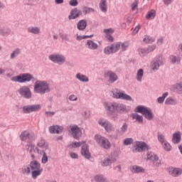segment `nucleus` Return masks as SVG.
I'll list each match as a JSON object with an SVG mask.
<instances>
[{
	"mask_svg": "<svg viewBox=\"0 0 182 182\" xmlns=\"http://www.w3.org/2000/svg\"><path fill=\"white\" fill-rule=\"evenodd\" d=\"M50 92V87L46 81L38 80L35 82L34 92L39 93L40 95H45Z\"/></svg>",
	"mask_w": 182,
	"mask_h": 182,
	"instance_id": "f257e3e1",
	"label": "nucleus"
},
{
	"mask_svg": "<svg viewBox=\"0 0 182 182\" xmlns=\"http://www.w3.org/2000/svg\"><path fill=\"white\" fill-rule=\"evenodd\" d=\"M75 147H81V154L85 157V159H87V160L92 157V154H90V151H89V145L86 144V141H75L74 142Z\"/></svg>",
	"mask_w": 182,
	"mask_h": 182,
	"instance_id": "f03ea898",
	"label": "nucleus"
},
{
	"mask_svg": "<svg viewBox=\"0 0 182 182\" xmlns=\"http://www.w3.org/2000/svg\"><path fill=\"white\" fill-rule=\"evenodd\" d=\"M31 79H33V77H32V75L29 73H23L11 77L12 82H18V83L31 82Z\"/></svg>",
	"mask_w": 182,
	"mask_h": 182,
	"instance_id": "7ed1b4c3",
	"label": "nucleus"
},
{
	"mask_svg": "<svg viewBox=\"0 0 182 182\" xmlns=\"http://www.w3.org/2000/svg\"><path fill=\"white\" fill-rule=\"evenodd\" d=\"M104 106L108 116L113 117V119L117 117V114L116 113V102H105Z\"/></svg>",
	"mask_w": 182,
	"mask_h": 182,
	"instance_id": "20e7f679",
	"label": "nucleus"
},
{
	"mask_svg": "<svg viewBox=\"0 0 182 182\" xmlns=\"http://www.w3.org/2000/svg\"><path fill=\"white\" fill-rule=\"evenodd\" d=\"M134 112H136V113H141V114H144L145 119H147V120L153 119L154 117L151 110L147 109V108L144 107L142 105H139L138 107H136Z\"/></svg>",
	"mask_w": 182,
	"mask_h": 182,
	"instance_id": "39448f33",
	"label": "nucleus"
},
{
	"mask_svg": "<svg viewBox=\"0 0 182 182\" xmlns=\"http://www.w3.org/2000/svg\"><path fill=\"white\" fill-rule=\"evenodd\" d=\"M18 92H19V95L23 99H27V100L32 99V92L31 91V88H29V87L24 85L20 87Z\"/></svg>",
	"mask_w": 182,
	"mask_h": 182,
	"instance_id": "423d86ee",
	"label": "nucleus"
},
{
	"mask_svg": "<svg viewBox=\"0 0 182 182\" xmlns=\"http://www.w3.org/2000/svg\"><path fill=\"white\" fill-rule=\"evenodd\" d=\"M49 59L53 63H58V65H63L66 62V58L62 54H51L49 55Z\"/></svg>",
	"mask_w": 182,
	"mask_h": 182,
	"instance_id": "0eeeda50",
	"label": "nucleus"
},
{
	"mask_svg": "<svg viewBox=\"0 0 182 182\" xmlns=\"http://www.w3.org/2000/svg\"><path fill=\"white\" fill-rule=\"evenodd\" d=\"M163 65V56L159 55L155 58L151 63V69L152 70H159V68H160Z\"/></svg>",
	"mask_w": 182,
	"mask_h": 182,
	"instance_id": "6e6552de",
	"label": "nucleus"
},
{
	"mask_svg": "<svg viewBox=\"0 0 182 182\" xmlns=\"http://www.w3.org/2000/svg\"><path fill=\"white\" fill-rule=\"evenodd\" d=\"M41 107V105H26L23 107V111L24 113L28 114L32 113V112H39Z\"/></svg>",
	"mask_w": 182,
	"mask_h": 182,
	"instance_id": "1a4fd4ad",
	"label": "nucleus"
},
{
	"mask_svg": "<svg viewBox=\"0 0 182 182\" xmlns=\"http://www.w3.org/2000/svg\"><path fill=\"white\" fill-rule=\"evenodd\" d=\"M136 146L135 151H138L139 153L141 151H147L150 149V146H149V145L144 141H136Z\"/></svg>",
	"mask_w": 182,
	"mask_h": 182,
	"instance_id": "9d476101",
	"label": "nucleus"
},
{
	"mask_svg": "<svg viewBox=\"0 0 182 182\" xmlns=\"http://www.w3.org/2000/svg\"><path fill=\"white\" fill-rule=\"evenodd\" d=\"M71 134L74 139H79L80 136H82V130H80V128L77 127V125H74L71 127Z\"/></svg>",
	"mask_w": 182,
	"mask_h": 182,
	"instance_id": "9b49d317",
	"label": "nucleus"
},
{
	"mask_svg": "<svg viewBox=\"0 0 182 182\" xmlns=\"http://www.w3.org/2000/svg\"><path fill=\"white\" fill-rule=\"evenodd\" d=\"M115 110L119 114L127 113V107L124 104H120L115 102Z\"/></svg>",
	"mask_w": 182,
	"mask_h": 182,
	"instance_id": "f8f14e48",
	"label": "nucleus"
},
{
	"mask_svg": "<svg viewBox=\"0 0 182 182\" xmlns=\"http://www.w3.org/2000/svg\"><path fill=\"white\" fill-rule=\"evenodd\" d=\"M82 14V11L77 10V8L73 9L70 11V15L68 16V19L70 21L72 19H77V18L81 16Z\"/></svg>",
	"mask_w": 182,
	"mask_h": 182,
	"instance_id": "ddd939ff",
	"label": "nucleus"
},
{
	"mask_svg": "<svg viewBox=\"0 0 182 182\" xmlns=\"http://www.w3.org/2000/svg\"><path fill=\"white\" fill-rule=\"evenodd\" d=\"M116 160V158L109 156L101 162V166H102V167H107V166H110L112 163H114Z\"/></svg>",
	"mask_w": 182,
	"mask_h": 182,
	"instance_id": "4468645a",
	"label": "nucleus"
},
{
	"mask_svg": "<svg viewBox=\"0 0 182 182\" xmlns=\"http://www.w3.org/2000/svg\"><path fill=\"white\" fill-rule=\"evenodd\" d=\"M107 76H109V77L108 80L109 83H114V82L119 79L117 75L113 73V71H108L107 73Z\"/></svg>",
	"mask_w": 182,
	"mask_h": 182,
	"instance_id": "2eb2a0df",
	"label": "nucleus"
},
{
	"mask_svg": "<svg viewBox=\"0 0 182 182\" xmlns=\"http://www.w3.org/2000/svg\"><path fill=\"white\" fill-rule=\"evenodd\" d=\"M50 133H56V134H59V133H62L63 132V127H59L58 125L51 126L49 127Z\"/></svg>",
	"mask_w": 182,
	"mask_h": 182,
	"instance_id": "dca6fc26",
	"label": "nucleus"
},
{
	"mask_svg": "<svg viewBox=\"0 0 182 182\" xmlns=\"http://www.w3.org/2000/svg\"><path fill=\"white\" fill-rule=\"evenodd\" d=\"M147 160H150L151 161H152L153 164H156V163L159 161V156H157V155H156L154 153L151 151L148 152Z\"/></svg>",
	"mask_w": 182,
	"mask_h": 182,
	"instance_id": "f3484780",
	"label": "nucleus"
},
{
	"mask_svg": "<svg viewBox=\"0 0 182 182\" xmlns=\"http://www.w3.org/2000/svg\"><path fill=\"white\" fill-rule=\"evenodd\" d=\"M86 26H87V21H86V19L80 20L77 24V28L78 31L85 30Z\"/></svg>",
	"mask_w": 182,
	"mask_h": 182,
	"instance_id": "a211bd4d",
	"label": "nucleus"
},
{
	"mask_svg": "<svg viewBox=\"0 0 182 182\" xmlns=\"http://www.w3.org/2000/svg\"><path fill=\"white\" fill-rule=\"evenodd\" d=\"M172 141L174 144H178L180 141H181V135L180 134V132H175L173 135Z\"/></svg>",
	"mask_w": 182,
	"mask_h": 182,
	"instance_id": "6ab92c4d",
	"label": "nucleus"
},
{
	"mask_svg": "<svg viewBox=\"0 0 182 182\" xmlns=\"http://www.w3.org/2000/svg\"><path fill=\"white\" fill-rule=\"evenodd\" d=\"M132 173H144V168L141 166H139L137 165H134L130 168Z\"/></svg>",
	"mask_w": 182,
	"mask_h": 182,
	"instance_id": "aec40b11",
	"label": "nucleus"
},
{
	"mask_svg": "<svg viewBox=\"0 0 182 182\" xmlns=\"http://www.w3.org/2000/svg\"><path fill=\"white\" fill-rule=\"evenodd\" d=\"M30 167L31 171L33 170H41V164L38 161H33L30 162Z\"/></svg>",
	"mask_w": 182,
	"mask_h": 182,
	"instance_id": "412c9836",
	"label": "nucleus"
},
{
	"mask_svg": "<svg viewBox=\"0 0 182 182\" xmlns=\"http://www.w3.org/2000/svg\"><path fill=\"white\" fill-rule=\"evenodd\" d=\"M87 46L88 47L89 49H91L92 50H95L97 49V48H99V46L97 45V43H94V41L92 40H87Z\"/></svg>",
	"mask_w": 182,
	"mask_h": 182,
	"instance_id": "4be33fe9",
	"label": "nucleus"
},
{
	"mask_svg": "<svg viewBox=\"0 0 182 182\" xmlns=\"http://www.w3.org/2000/svg\"><path fill=\"white\" fill-rule=\"evenodd\" d=\"M95 181L97 182H109L107 177L102 174H97L95 176Z\"/></svg>",
	"mask_w": 182,
	"mask_h": 182,
	"instance_id": "5701e85b",
	"label": "nucleus"
},
{
	"mask_svg": "<svg viewBox=\"0 0 182 182\" xmlns=\"http://www.w3.org/2000/svg\"><path fill=\"white\" fill-rule=\"evenodd\" d=\"M171 176L173 177H178L181 174H182V169L178 168H174L172 171H170Z\"/></svg>",
	"mask_w": 182,
	"mask_h": 182,
	"instance_id": "b1692460",
	"label": "nucleus"
},
{
	"mask_svg": "<svg viewBox=\"0 0 182 182\" xmlns=\"http://www.w3.org/2000/svg\"><path fill=\"white\" fill-rule=\"evenodd\" d=\"M104 52L106 55H110V53H114V44H112L111 46H107Z\"/></svg>",
	"mask_w": 182,
	"mask_h": 182,
	"instance_id": "393cba45",
	"label": "nucleus"
},
{
	"mask_svg": "<svg viewBox=\"0 0 182 182\" xmlns=\"http://www.w3.org/2000/svg\"><path fill=\"white\" fill-rule=\"evenodd\" d=\"M101 147H102L103 149H105L106 150L110 149V147H112V144H110V141H109V139H104V140H102V143H101Z\"/></svg>",
	"mask_w": 182,
	"mask_h": 182,
	"instance_id": "a878e982",
	"label": "nucleus"
},
{
	"mask_svg": "<svg viewBox=\"0 0 182 182\" xmlns=\"http://www.w3.org/2000/svg\"><path fill=\"white\" fill-rule=\"evenodd\" d=\"M127 123H124L120 129H117V134L122 135L124 134V133H126V132H127Z\"/></svg>",
	"mask_w": 182,
	"mask_h": 182,
	"instance_id": "bb28decb",
	"label": "nucleus"
},
{
	"mask_svg": "<svg viewBox=\"0 0 182 182\" xmlns=\"http://www.w3.org/2000/svg\"><path fill=\"white\" fill-rule=\"evenodd\" d=\"M76 78L80 80V82H89V78L86 75H82L80 73L77 74Z\"/></svg>",
	"mask_w": 182,
	"mask_h": 182,
	"instance_id": "cd10ccee",
	"label": "nucleus"
},
{
	"mask_svg": "<svg viewBox=\"0 0 182 182\" xmlns=\"http://www.w3.org/2000/svg\"><path fill=\"white\" fill-rule=\"evenodd\" d=\"M169 59L173 65L176 63H180V62H181V58L176 57V55H171Z\"/></svg>",
	"mask_w": 182,
	"mask_h": 182,
	"instance_id": "c85d7f7f",
	"label": "nucleus"
},
{
	"mask_svg": "<svg viewBox=\"0 0 182 182\" xmlns=\"http://www.w3.org/2000/svg\"><path fill=\"white\" fill-rule=\"evenodd\" d=\"M154 18H156V10L151 9L146 16V19L150 21V19H154Z\"/></svg>",
	"mask_w": 182,
	"mask_h": 182,
	"instance_id": "c756f323",
	"label": "nucleus"
},
{
	"mask_svg": "<svg viewBox=\"0 0 182 182\" xmlns=\"http://www.w3.org/2000/svg\"><path fill=\"white\" fill-rule=\"evenodd\" d=\"M100 8L102 12L107 11V5L106 4V0H101V2L100 3Z\"/></svg>",
	"mask_w": 182,
	"mask_h": 182,
	"instance_id": "7c9ffc66",
	"label": "nucleus"
},
{
	"mask_svg": "<svg viewBox=\"0 0 182 182\" xmlns=\"http://www.w3.org/2000/svg\"><path fill=\"white\" fill-rule=\"evenodd\" d=\"M42 171H43V168L33 170L31 172L32 178L34 179L36 178L38 176H41Z\"/></svg>",
	"mask_w": 182,
	"mask_h": 182,
	"instance_id": "2f4dec72",
	"label": "nucleus"
},
{
	"mask_svg": "<svg viewBox=\"0 0 182 182\" xmlns=\"http://www.w3.org/2000/svg\"><path fill=\"white\" fill-rule=\"evenodd\" d=\"M112 97L114 99H120L122 95V92H120L119 90L115 89L114 91H112Z\"/></svg>",
	"mask_w": 182,
	"mask_h": 182,
	"instance_id": "473e14b6",
	"label": "nucleus"
},
{
	"mask_svg": "<svg viewBox=\"0 0 182 182\" xmlns=\"http://www.w3.org/2000/svg\"><path fill=\"white\" fill-rule=\"evenodd\" d=\"M132 118L135 119L139 123H143V116H140L137 113L132 114Z\"/></svg>",
	"mask_w": 182,
	"mask_h": 182,
	"instance_id": "72a5a7b5",
	"label": "nucleus"
},
{
	"mask_svg": "<svg viewBox=\"0 0 182 182\" xmlns=\"http://www.w3.org/2000/svg\"><path fill=\"white\" fill-rule=\"evenodd\" d=\"M105 137H103L99 134H96L95 136V140L97 141V143L99 144L100 146L102 144V143L103 142V140H105Z\"/></svg>",
	"mask_w": 182,
	"mask_h": 182,
	"instance_id": "f704fd0d",
	"label": "nucleus"
},
{
	"mask_svg": "<svg viewBox=\"0 0 182 182\" xmlns=\"http://www.w3.org/2000/svg\"><path fill=\"white\" fill-rule=\"evenodd\" d=\"M40 29L38 27H29L28 28V32L31 33H34L35 35H38L40 32Z\"/></svg>",
	"mask_w": 182,
	"mask_h": 182,
	"instance_id": "c9c22d12",
	"label": "nucleus"
},
{
	"mask_svg": "<svg viewBox=\"0 0 182 182\" xmlns=\"http://www.w3.org/2000/svg\"><path fill=\"white\" fill-rule=\"evenodd\" d=\"M143 41L145 43H153L154 42V38L150 36H146V37L144 38Z\"/></svg>",
	"mask_w": 182,
	"mask_h": 182,
	"instance_id": "e433bc0d",
	"label": "nucleus"
},
{
	"mask_svg": "<svg viewBox=\"0 0 182 182\" xmlns=\"http://www.w3.org/2000/svg\"><path fill=\"white\" fill-rule=\"evenodd\" d=\"M144 71L143 69H139L137 72L136 75V80L139 82H141V79L143 77Z\"/></svg>",
	"mask_w": 182,
	"mask_h": 182,
	"instance_id": "4c0bfd02",
	"label": "nucleus"
},
{
	"mask_svg": "<svg viewBox=\"0 0 182 182\" xmlns=\"http://www.w3.org/2000/svg\"><path fill=\"white\" fill-rule=\"evenodd\" d=\"M21 53V49L19 48H16V50H14L13 51V53L11 55V59H14V58H16V56H18V55H19Z\"/></svg>",
	"mask_w": 182,
	"mask_h": 182,
	"instance_id": "58836bf2",
	"label": "nucleus"
},
{
	"mask_svg": "<svg viewBox=\"0 0 182 182\" xmlns=\"http://www.w3.org/2000/svg\"><path fill=\"white\" fill-rule=\"evenodd\" d=\"M26 139H28V132L27 131H23L20 135V140L25 141Z\"/></svg>",
	"mask_w": 182,
	"mask_h": 182,
	"instance_id": "ea45409f",
	"label": "nucleus"
},
{
	"mask_svg": "<svg viewBox=\"0 0 182 182\" xmlns=\"http://www.w3.org/2000/svg\"><path fill=\"white\" fill-rule=\"evenodd\" d=\"M168 96V92H164L161 97L158 98V103H163L164 102V99H166Z\"/></svg>",
	"mask_w": 182,
	"mask_h": 182,
	"instance_id": "a19ab883",
	"label": "nucleus"
},
{
	"mask_svg": "<svg viewBox=\"0 0 182 182\" xmlns=\"http://www.w3.org/2000/svg\"><path fill=\"white\" fill-rule=\"evenodd\" d=\"M43 153V157L41 159V162L43 164H46L48 163V155H46V152L45 151H42Z\"/></svg>",
	"mask_w": 182,
	"mask_h": 182,
	"instance_id": "79ce46f5",
	"label": "nucleus"
},
{
	"mask_svg": "<svg viewBox=\"0 0 182 182\" xmlns=\"http://www.w3.org/2000/svg\"><path fill=\"white\" fill-rule=\"evenodd\" d=\"M26 148L27 149V151L32 153V150L35 149V144L28 143L26 145Z\"/></svg>",
	"mask_w": 182,
	"mask_h": 182,
	"instance_id": "37998d69",
	"label": "nucleus"
},
{
	"mask_svg": "<svg viewBox=\"0 0 182 182\" xmlns=\"http://www.w3.org/2000/svg\"><path fill=\"white\" fill-rule=\"evenodd\" d=\"M23 174H29L31 173V168L27 166H23L21 168Z\"/></svg>",
	"mask_w": 182,
	"mask_h": 182,
	"instance_id": "c03bdc74",
	"label": "nucleus"
},
{
	"mask_svg": "<svg viewBox=\"0 0 182 182\" xmlns=\"http://www.w3.org/2000/svg\"><path fill=\"white\" fill-rule=\"evenodd\" d=\"M83 12L85 15H87V14H90V12H95V9L92 8L85 6L83 7Z\"/></svg>",
	"mask_w": 182,
	"mask_h": 182,
	"instance_id": "a18cd8bd",
	"label": "nucleus"
},
{
	"mask_svg": "<svg viewBox=\"0 0 182 182\" xmlns=\"http://www.w3.org/2000/svg\"><path fill=\"white\" fill-rule=\"evenodd\" d=\"M122 99V100H132V97L127 94H124L122 92V94H121V98Z\"/></svg>",
	"mask_w": 182,
	"mask_h": 182,
	"instance_id": "49530a36",
	"label": "nucleus"
},
{
	"mask_svg": "<svg viewBox=\"0 0 182 182\" xmlns=\"http://www.w3.org/2000/svg\"><path fill=\"white\" fill-rule=\"evenodd\" d=\"M124 144L125 146H130V144H133V138H127L124 141Z\"/></svg>",
	"mask_w": 182,
	"mask_h": 182,
	"instance_id": "de8ad7c7",
	"label": "nucleus"
},
{
	"mask_svg": "<svg viewBox=\"0 0 182 182\" xmlns=\"http://www.w3.org/2000/svg\"><path fill=\"white\" fill-rule=\"evenodd\" d=\"M112 127H113L112 126V124L110 122H107L105 129L106 132H107V133H110V132H112Z\"/></svg>",
	"mask_w": 182,
	"mask_h": 182,
	"instance_id": "09e8293b",
	"label": "nucleus"
},
{
	"mask_svg": "<svg viewBox=\"0 0 182 182\" xmlns=\"http://www.w3.org/2000/svg\"><path fill=\"white\" fill-rule=\"evenodd\" d=\"M139 53L140 56H146L147 53H149V51L147 50L143 49V48H139L138 49Z\"/></svg>",
	"mask_w": 182,
	"mask_h": 182,
	"instance_id": "8fccbe9b",
	"label": "nucleus"
},
{
	"mask_svg": "<svg viewBox=\"0 0 182 182\" xmlns=\"http://www.w3.org/2000/svg\"><path fill=\"white\" fill-rule=\"evenodd\" d=\"M139 5V3L137 1V0H135L134 2L131 5L132 6V11H136V9H137V6Z\"/></svg>",
	"mask_w": 182,
	"mask_h": 182,
	"instance_id": "3c124183",
	"label": "nucleus"
},
{
	"mask_svg": "<svg viewBox=\"0 0 182 182\" xmlns=\"http://www.w3.org/2000/svg\"><path fill=\"white\" fill-rule=\"evenodd\" d=\"M121 48L122 50H127L129 48V42H124L121 44Z\"/></svg>",
	"mask_w": 182,
	"mask_h": 182,
	"instance_id": "603ef678",
	"label": "nucleus"
},
{
	"mask_svg": "<svg viewBox=\"0 0 182 182\" xmlns=\"http://www.w3.org/2000/svg\"><path fill=\"white\" fill-rule=\"evenodd\" d=\"M164 149L166 151H170V150H171V146L168 143H164Z\"/></svg>",
	"mask_w": 182,
	"mask_h": 182,
	"instance_id": "864d4df0",
	"label": "nucleus"
},
{
	"mask_svg": "<svg viewBox=\"0 0 182 182\" xmlns=\"http://www.w3.org/2000/svg\"><path fill=\"white\" fill-rule=\"evenodd\" d=\"M158 139L161 143H164V135L161 134L160 132H158Z\"/></svg>",
	"mask_w": 182,
	"mask_h": 182,
	"instance_id": "5fc2aeb1",
	"label": "nucleus"
},
{
	"mask_svg": "<svg viewBox=\"0 0 182 182\" xmlns=\"http://www.w3.org/2000/svg\"><path fill=\"white\" fill-rule=\"evenodd\" d=\"M27 139H28V140H31V141H33V140H35V135L33 134L28 132Z\"/></svg>",
	"mask_w": 182,
	"mask_h": 182,
	"instance_id": "6e6d98bb",
	"label": "nucleus"
},
{
	"mask_svg": "<svg viewBox=\"0 0 182 182\" xmlns=\"http://www.w3.org/2000/svg\"><path fill=\"white\" fill-rule=\"evenodd\" d=\"M176 90L178 93H179L180 95H182V83H179L177 85Z\"/></svg>",
	"mask_w": 182,
	"mask_h": 182,
	"instance_id": "4d7b16f0",
	"label": "nucleus"
},
{
	"mask_svg": "<svg viewBox=\"0 0 182 182\" xmlns=\"http://www.w3.org/2000/svg\"><path fill=\"white\" fill-rule=\"evenodd\" d=\"M112 45H114V50L116 53L117 50H119L120 49V43H114Z\"/></svg>",
	"mask_w": 182,
	"mask_h": 182,
	"instance_id": "13d9d810",
	"label": "nucleus"
},
{
	"mask_svg": "<svg viewBox=\"0 0 182 182\" xmlns=\"http://www.w3.org/2000/svg\"><path fill=\"white\" fill-rule=\"evenodd\" d=\"M173 102H174V100H173L172 97H168L165 101V105H173Z\"/></svg>",
	"mask_w": 182,
	"mask_h": 182,
	"instance_id": "bf43d9fd",
	"label": "nucleus"
},
{
	"mask_svg": "<svg viewBox=\"0 0 182 182\" xmlns=\"http://www.w3.org/2000/svg\"><path fill=\"white\" fill-rule=\"evenodd\" d=\"M154 49H156V45L149 46L147 48V52H148V53H150V52H153V50H154Z\"/></svg>",
	"mask_w": 182,
	"mask_h": 182,
	"instance_id": "052dcab7",
	"label": "nucleus"
},
{
	"mask_svg": "<svg viewBox=\"0 0 182 182\" xmlns=\"http://www.w3.org/2000/svg\"><path fill=\"white\" fill-rule=\"evenodd\" d=\"M113 32H114V31L112 28L104 29V33H106L107 36H109V33H113Z\"/></svg>",
	"mask_w": 182,
	"mask_h": 182,
	"instance_id": "680f3d73",
	"label": "nucleus"
},
{
	"mask_svg": "<svg viewBox=\"0 0 182 182\" xmlns=\"http://www.w3.org/2000/svg\"><path fill=\"white\" fill-rule=\"evenodd\" d=\"M45 114L46 117H52V116L55 115V112L47 111Z\"/></svg>",
	"mask_w": 182,
	"mask_h": 182,
	"instance_id": "e2e57ef3",
	"label": "nucleus"
},
{
	"mask_svg": "<svg viewBox=\"0 0 182 182\" xmlns=\"http://www.w3.org/2000/svg\"><path fill=\"white\" fill-rule=\"evenodd\" d=\"M70 6H77V0H70Z\"/></svg>",
	"mask_w": 182,
	"mask_h": 182,
	"instance_id": "0e129e2a",
	"label": "nucleus"
},
{
	"mask_svg": "<svg viewBox=\"0 0 182 182\" xmlns=\"http://www.w3.org/2000/svg\"><path fill=\"white\" fill-rule=\"evenodd\" d=\"M60 36L62 38V39L65 41H69V37L68 35L64 34L63 33H60Z\"/></svg>",
	"mask_w": 182,
	"mask_h": 182,
	"instance_id": "69168bd1",
	"label": "nucleus"
},
{
	"mask_svg": "<svg viewBox=\"0 0 182 182\" xmlns=\"http://www.w3.org/2000/svg\"><path fill=\"white\" fill-rule=\"evenodd\" d=\"M139 31H140V25H138L137 26H136L134 28V29L132 31L133 35H136V33H137V32H139Z\"/></svg>",
	"mask_w": 182,
	"mask_h": 182,
	"instance_id": "338daca9",
	"label": "nucleus"
},
{
	"mask_svg": "<svg viewBox=\"0 0 182 182\" xmlns=\"http://www.w3.org/2000/svg\"><path fill=\"white\" fill-rule=\"evenodd\" d=\"M37 146L38 147H43V146H45V140L41 139L39 141V142L37 144Z\"/></svg>",
	"mask_w": 182,
	"mask_h": 182,
	"instance_id": "774afa93",
	"label": "nucleus"
}]
</instances>
